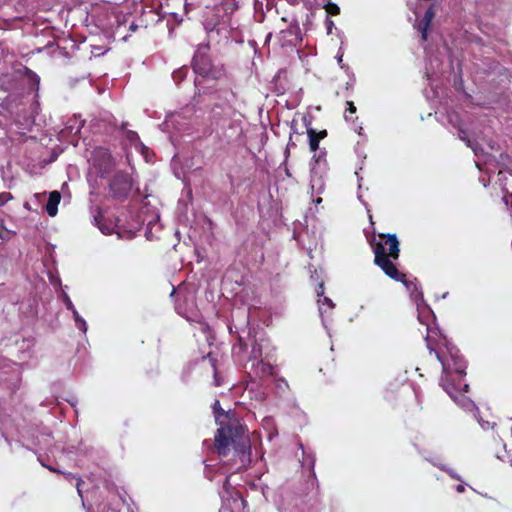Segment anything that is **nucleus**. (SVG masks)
Returning <instances> with one entry per match:
<instances>
[{
	"instance_id": "1",
	"label": "nucleus",
	"mask_w": 512,
	"mask_h": 512,
	"mask_svg": "<svg viewBox=\"0 0 512 512\" xmlns=\"http://www.w3.org/2000/svg\"><path fill=\"white\" fill-rule=\"evenodd\" d=\"M212 408L215 420L219 425L214 437L218 455L226 457L232 448V461L235 470L246 468L251 462V444L246 426L234 414L226 412L221 407L219 400H215Z\"/></svg>"
},
{
	"instance_id": "2",
	"label": "nucleus",
	"mask_w": 512,
	"mask_h": 512,
	"mask_svg": "<svg viewBox=\"0 0 512 512\" xmlns=\"http://www.w3.org/2000/svg\"><path fill=\"white\" fill-rule=\"evenodd\" d=\"M426 342L430 352L435 353L442 365L440 385L453 400L466 406L463 393L467 392L469 386L463 378L466 375L467 365L459 349L449 343L446 338H440L438 343L434 344L432 337L428 335Z\"/></svg>"
},
{
	"instance_id": "3",
	"label": "nucleus",
	"mask_w": 512,
	"mask_h": 512,
	"mask_svg": "<svg viewBox=\"0 0 512 512\" xmlns=\"http://www.w3.org/2000/svg\"><path fill=\"white\" fill-rule=\"evenodd\" d=\"M367 241L374 253V264L379 267L384 274L397 281L403 283L412 295L418 297L422 296L418 292L417 284L415 281L407 280L406 275L400 272L394 263L400 256V243L395 234H384L375 231L371 235H366Z\"/></svg>"
},
{
	"instance_id": "4",
	"label": "nucleus",
	"mask_w": 512,
	"mask_h": 512,
	"mask_svg": "<svg viewBox=\"0 0 512 512\" xmlns=\"http://www.w3.org/2000/svg\"><path fill=\"white\" fill-rule=\"evenodd\" d=\"M132 185L133 183L130 174L118 171L110 180L109 190L113 198L124 200L130 194Z\"/></svg>"
},
{
	"instance_id": "5",
	"label": "nucleus",
	"mask_w": 512,
	"mask_h": 512,
	"mask_svg": "<svg viewBox=\"0 0 512 512\" xmlns=\"http://www.w3.org/2000/svg\"><path fill=\"white\" fill-rule=\"evenodd\" d=\"M209 51V45H199L192 59V68L194 72L202 77H207L210 75L213 69V62Z\"/></svg>"
},
{
	"instance_id": "6",
	"label": "nucleus",
	"mask_w": 512,
	"mask_h": 512,
	"mask_svg": "<svg viewBox=\"0 0 512 512\" xmlns=\"http://www.w3.org/2000/svg\"><path fill=\"white\" fill-rule=\"evenodd\" d=\"M435 17V11L433 7H429L422 19L417 24V29L421 33V39L423 42L427 41L428 39V31L431 27L432 21Z\"/></svg>"
},
{
	"instance_id": "7",
	"label": "nucleus",
	"mask_w": 512,
	"mask_h": 512,
	"mask_svg": "<svg viewBox=\"0 0 512 512\" xmlns=\"http://www.w3.org/2000/svg\"><path fill=\"white\" fill-rule=\"evenodd\" d=\"M61 201V194L59 191L54 190L50 192L48 201L46 203L45 209L49 216L55 217L58 213V205Z\"/></svg>"
},
{
	"instance_id": "8",
	"label": "nucleus",
	"mask_w": 512,
	"mask_h": 512,
	"mask_svg": "<svg viewBox=\"0 0 512 512\" xmlns=\"http://www.w3.org/2000/svg\"><path fill=\"white\" fill-rule=\"evenodd\" d=\"M307 135L309 138V148L312 152H316L319 149V143L322 139L327 136V131L322 130L317 132L313 128L307 129Z\"/></svg>"
},
{
	"instance_id": "9",
	"label": "nucleus",
	"mask_w": 512,
	"mask_h": 512,
	"mask_svg": "<svg viewBox=\"0 0 512 512\" xmlns=\"http://www.w3.org/2000/svg\"><path fill=\"white\" fill-rule=\"evenodd\" d=\"M255 373L257 376L261 378L272 376L274 374V366L271 365L269 362L260 360L257 362L255 366Z\"/></svg>"
},
{
	"instance_id": "10",
	"label": "nucleus",
	"mask_w": 512,
	"mask_h": 512,
	"mask_svg": "<svg viewBox=\"0 0 512 512\" xmlns=\"http://www.w3.org/2000/svg\"><path fill=\"white\" fill-rule=\"evenodd\" d=\"M209 359V362L212 367L213 375H214V385L215 386H221L223 384V377L219 375L217 371L216 362L217 360L215 358L211 357V354H208L206 357H203V360Z\"/></svg>"
},
{
	"instance_id": "11",
	"label": "nucleus",
	"mask_w": 512,
	"mask_h": 512,
	"mask_svg": "<svg viewBox=\"0 0 512 512\" xmlns=\"http://www.w3.org/2000/svg\"><path fill=\"white\" fill-rule=\"evenodd\" d=\"M51 472H55V473H59V474H62L64 475V477L67 479V480H72V479H75L76 480V488H77V491L78 493L80 494L81 493V490H80V486L81 484H83V480L81 478H77L75 477L73 474L71 473H66V472H63V471H60L54 467H51V466H46Z\"/></svg>"
},
{
	"instance_id": "12",
	"label": "nucleus",
	"mask_w": 512,
	"mask_h": 512,
	"mask_svg": "<svg viewBox=\"0 0 512 512\" xmlns=\"http://www.w3.org/2000/svg\"><path fill=\"white\" fill-rule=\"evenodd\" d=\"M187 72H188V68L186 66L181 67L173 72V74H172L173 79L177 83H180L181 81H183L185 79Z\"/></svg>"
},
{
	"instance_id": "13",
	"label": "nucleus",
	"mask_w": 512,
	"mask_h": 512,
	"mask_svg": "<svg viewBox=\"0 0 512 512\" xmlns=\"http://www.w3.org/2000/svg\"><path fill=\"white\" fill-rule=\"evenodd\" d=\"M73 316H74V320H75L77 328L85 333L87 330V325H86L85 320L80 317L79 313L76 310H73Z\"/></svg>"
},
{
	"instance_id": "14",
	"label": "nucleus",
	"mask_w": 512,
	"mask_h": 512,
	"mask_svg": "<svg viewBox=\"0 0 512 512\" xmlns=\"http://www.w3.org/2000/svg\"><path fill=\"white\" fill-rule=\"evenodd\" d=\"M356 106L354 104V102L352 101H347V108H346V111H345V119L346 120H353V114L356 113Z\"/></svg>"
},
{
	"instance_id": "15",
	"label": "nucleus",
	"mask_w": 512,
	"mask_h": 512,
	"mask_svg": "<svg viewBox=\"0 0 512 512\" xmlns=\"http://www.w3.org/2000/svg\"><path fill=\"white\" fill-rule=\"evenodd\" d=\"M325 10L327 14L331 16H336L340 13V8L338 7V5L332 2H328L325 5Z\"/></svg>"
},
{
	"instance_id": "16",
	"label": "nucleus",
	"mask_w": 512,
	"mask_h": 512,
	"mask_svg": "<svg viewBox=\"0 0 512 512\" xmlns=\"http://www.w3.org/2000/svg\"><path fill=\"white\" fill-rule=\"evenodd\" d=\"M313 160L315 161V165L320 166L323 164L324 166L327 165L326 159L324 157V153L320 152L318 155L313 156Z\"/></svg>"
},
{
	"instance_id": "17",
	"label": "nucleus",
	"mask_w": 512,
	"mask_h": 512,
	"mask_svg": "<svg viewBox=\"0 0 512 512\" xmlns=\"http://www.w3.org/2000/svg\"><path fill=\"white\" fill-rule=\"evenodd\" d=\"M125 135H126V138L130 141V142H136L137 140H139V136L137 134V132L135 131H132V130H126L125 131Z\"/></svg>"
},
{
	"instance_id": "18",
	"label": "nucleus",
	"mask_w": 512,
	"mask_h": 512,
	"mask_svg": "<svg viewBox=\"0 0 512 512\" xmlns=\"http://www.w3.org/2000/svg\"><path fill=\"white\" fill-rule=\"evenodd\" d=\"M495 455L498 459H500L501 461L505 462V461H509V456L506 455V450H505V445H503V453L501 451H498L497 449L495 450Z\"/></svg>"
},
{
	"instance_id": "19",
	"label": "nucleus",
	"mask_w": 512,
	"mask_h": 512,
	"mask_svg": "<svg viewBox=\"0 0 512 512\" xmlns=\"http://www.w3.org/2000/svg\"><path fill=\"white\" fill-rule=\"evenodd\" d=\"M12 198V195L8 192H5V193H2L0 195V201H1V204H4L6 203L7 201H9L10 199Z\"/></svg>"
},
{
	"instance_id": "20",
	"label": "nucleus",
	"mask_w": 512,
	"mask_h": 512,
	"mask_svg": "<svg viewBox=\"0 0 512 512\" xmlns=\"http://www.w3.org/2000/svg\"><path fill=\"white\" fill-rule=\"evenodd\" d=\"M229 481H230V477L229 476L225 477L224 482H223V488L224 489H227L228 486L230 485Z\"/></svg>"
},
{
	"instance_id": "21",
	"label": "nucleus",
	"mask_w": 512,
	"mask_h": 512,
	"mask_svg": "<svg viewBox=\"0 0 512 512\" xmlns=\"http://www.w3.org/2000/svg\"><path fill=\"white\" fill-rule=\"evenodd\" d=\"M291 146H296V145H295V143H294V142H292V139L290 138V139H289V142H288V144H287V148H286V155H288V154H289V148H290Z\"/></svg>"
},
{
	"instance_id": "22",
	"label": "nucleus",
	"mask_w": 512,
	"mask_h": 512,
	"mask_svg": "<svg viewBox=\"0 0 512 512\" xmlns=\"http://www.w3.org/2000/svg\"><path fill=\"white\" fill-rule=\"evenodd\" d=\"M66 305H67V308H68V309H70V310H72V311H73V310H76V309L74 308V306H73V304H72V302H71L70 300H68V301H67Z\"/></svg>"
},
{
	"instance_id": "23",
	"label": "nucleus",
	"mask_w": 512,
	"mask_h": 512,
	"mask_svg": "<svg viewBox=\"0 0 512 512\" xmlns=\"http://www.w3.org/2000/svg\"><path fill=\"white\" fill-rule=\"evenodd\" d=\"M323 291H324V286H323V283H321V284L319 285V291H317V294H318V295H321V294H323Z\"/></svg>"
},
{
	"instance_id": "24",
	"label": "nucleus",
	"mask_w": 512,
	"mask_h": 512,
	"mask_svg": "<svg viewBox=\"0 0 512 512\" xmlns=\"http://www.w3.org/2000/svg\"><path fill=\"white\" fill-rule=\"evenodd\" d=\"M456 490H457V492L462 493V492H464L465 488H464V486H463V485H458V486L456 487Z\"/></svg>"
},
{
	"instance_id": "25",
	"label": "nucleus",
	"mask_w": 512,
	"mask_h": 512,
	"mask_svg": "<svg viewBox=\"0 0 512 512\" xmlns=\"http://www.w3.org/2000/svg\"><path fill=\"white\" fill-rule=\"evenodd\" d=\"M326 22H327V25H328V29H330V26H332V25H333L332 20H330V19L327 17V21H326Z\"/></svg>"
},
{
	"instance_id": "26",
	"label": "nucleus",
	"mask_w": 512,
	"mask_h": 512,
	"mask_svg": "<svg viewBox=\"0 0 512 512\" xmlns=\"http://www.w3.org/2000/svg\"><path fill=\"white\" fill-rule=\"evenodd\" d=\"M509 197H510L509 195H505V196L503 197V200H504V202H505V204H506V205H508Z\"/></svg>"
},
{
	"instance_id": "27",
	"label": "nucleus",
	"mask_w": 512,
	"mask_h": 512,
	"mask_svg": "<svg viewBox=\"0 0 512 512\" xmlns=\"http://www.w3.org/2000/svg\"><path fill=\"white\" fill-rule=\"evenodd\" d=\"M369 219H370V221H371V224L373 225L374 223H373V221H372V216H369Z\"/></svg>"
}]
</instances>
